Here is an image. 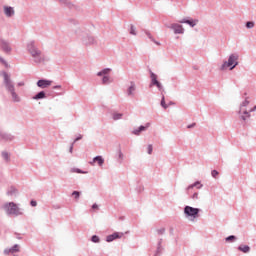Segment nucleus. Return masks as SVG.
<instances>
[{
  "label": "nucleus",
  "mask_w": 256,
  "mask_h": 256,
  "mask_svg": "<svg viewBox=\"0 0 256 256\" xmlns=\"http://www.w3.org/2000/svg\"><path fill=\"white\" fill-rule=\"evenodd\" d=\"M239 59V56L232 54L230 55L228 62H224L221 66V70L225 71V69H229L230 71H233V69H235V67H237V65H239V62H237Z\"/></svg>",
  "instance_id": "1"
},
{
  "label": "nucleus",
  "mask_w": 256,
  "mask_h": 256,
  "mask_svg": "<svg viewBox=\"0 0 256 256\" xmlns=\"http://www.w3.org/2000/svg\"><path fill=\"white\" fill-rule=\"evenodd\" d=\"M3 77L6 89L10 91L14 101H19L17 94L15 93V86H13V83L11 82V78H9V75L5 72L3 73Z\"/></svg>",
  "instance_id": "2"
},
{
  "label": "nucleus",
  "mask_w": 256,
  "mask_h": 256,
  "mask_svg": "<svg viewBox=\"0 0 256 256\" xmlns=\"http://www.w3.org/2000/svg\"><path fill=\"white\" fill-rule=\"evenodd\" d=\"M249 107V101L248 100H245L241 107H240V116H241V119H243V121H245L246 119H249L250 115L249 113H251V111H253V108H247Z\"/></svg>",
  "instance_id": "3"
},
{
  "label": "nucleus",
  "mask_w": 256,
  "mask_h": 256,
  "mask_svg": "<svg viewBox=\"0 0 256 256\" xmlns=\"http://www.w3.org/2000/svg\"><path fill=\"white\" fill-rule=\"evenodd\" d=\"M28 51L29 53L32 55V57L34 58V60L36 61V63H41V61H43V57H41V52L39 51V49H37L35 47V45L33 44V42H31L28 45Z\"/></svg>",
  "instance_id": "4"
},
{
  "label": "nucleus",
  "mask_w": 256,
  "mask_h": 256,
  "mask_svg": "<svg viewBox=\"0 0 256 256\" xmlns=\"http://www.w3.org/2000/svg\"><path fill=\"white\" fill-rule=\"evenodd\" d=\"M4 209L8 215H21V210L17 204L10 202L4 205Z\"/></svg>",
  "instance_id": "5"
},
{
  "label": "nucleus",
  "mask_w": 256,
  "mask_h": 256,
  "mask_svg": "<svg viewBox=\"0 0 256 256\" xmlns=\"http://www.w3.org/2000/svg\"><path fill=\"white\" fill-rule=\"evenodd\" d=\"M184 213L186 217H193V219H197V217L199 216V209L193 208L191 206H186L184 208Z\"/></svg>",
  "instance_id": "6"
},
{
  "label": "nucleus",
  "mask_w": 256,
  "mask_h": 256,
  "mask_svg": "<svg viewBox=\"0 0 256 256\" xmlns=\"http://www.w3.org/2000/svg\"><path fill=\"white\" fill-rule=\"evenodd\" d=\"M111 73V69L106 68L104 70H102L101 72H98V77H103L102 79V83L104 85H107V83H109V74Z\"/></svg>",
  "instance_id": "7"
},
{
  "label": "nucleus",
  "mask_w": 256,
  "mask_h": 256,
  "mask_svg": "<svg viewBox=\"0 0 256 256\" xmlns=\"http://www.w3.org/2000/svg\"><path fill=\"white\" fill-rule=\"evenodd\" d=\"M123 237V232H114L111 235H108L106 238L107 243H111V241H115V239H121Z\"/></svg>",
  "instance_id": "8"
},
{
  "label": "nucleus",
  "mask_w": 256,
  "mask_h": 256,
  "mask_svg": "<svg viewBox=\"0 0 256 256\" xmlns=\"http://www.w3.org/2000/svg\"><path fill=\"white\" fill-rule=\"evenodd\" d=\"M52 83L53 82L50 80H39L37 85L40 87V89H47V87H51Z\"/></svg>",
  "instance_id": "9"
},
{
  "label": "nucleus",
  "mask_w": 256,
  "mask_h": 256,
  "mask_svg": "<svg viewBox=\"0 0 256 256\" xmlns=\"http://www.w3.org/2000/svg\"><path fill=\"white\" fill-rule=\"evenodd\" d=\"M151 79H152V85H156L158 89H163V86H161V83L157 81V75H155V73H151Z\"/></svg>",
  "instance_id": "10"
},
{
  "label": "nucleus",
  "mask_w": 256,
  "mask_h": 256,
  "mask_svg": "<svg viewBox=\"0 0 256 256\" xmlns=\"http://www.w3.org/2000/svg\"><path fill=\"white\" fill-rule=\"evenodd\" d=\"M95 163H98V165L101 167V165H103V163H105V160L101 156H96L93 159V162H90V165H95Z\"/></svg>",
  "instance_id": "11"
},
{
  "label": "nucleus",
  "mask_w": 256,
  "mask_h": 256,
  "mask_svg": "<svg viewBox=\"0 0 256 256\" xmlns=\"http://www.w3.org/2000/svg\"><path fill=\"white\" fill-rule=\"evenodd\" d=\"M4 13L7 17H12V15H15V10L11 7H4Z\"/></svg>",
  "instance_id": "12"
},
{
  "label": "nucleus",
  "mask_w": 256,
  "mask_h": 256,
  "mask_svg": "<svg viewBox=\"0 0 256 256\" xmlns=\"http://www.w3.org/2000/svg\"><path fill=\"white\" fill-rule=\"evenodd\" d=\"M172 29H174V33L182 34L183 33V26L179 24H173Z\"/></svg>",
  "instance_id": "13"
},
{
  "label": "nucleus",
  "mask_w": 256,
  "mask_h": 256,
  "mask_svg": "<svg viewBox=\"0 0 256 256\" xmlns=\"http://www.w3.org/2000/svg\"><path fill=\"white\" fill-rule=\"evenodd\" d=\"M238 250L242 253H249L251 251V248L248 245H240L238 247Z\"/></svg>",
  "instance_id": "14"
},
{
  "label": "nucleus",
  "mask_w": 256,
  "mask_h": 256,
  "mask_svg": "<svg viewBox=\"0 0 256 256\" xmlns=\"http://www.w3.org/2000/svg\"><path fill=\"white\" fill-rule=\"evenodd\" d=\"M1 47L3 49V51H5L6 53H9V51H11V47L9 46V43L2 41L1 42Z\"/></svg>",
  "instance_id": "15"
},
{
  "label": "nucleus",
  "mask_w": 256,
  "mask_h": 256,
  "mask_svg": "<svg viewBox=\"0 0 256 256\" xmlns=\"http://www.w3.org/2000/svg\"><path fill=\"white\" fill-rule=\"evenodd\" d=\"M147 127H149V124H147L146 126H140L139 129H136L133 131V134L140 135L141 131H145V129H147Z\"/></svg>",
  "instance_id": "16"
},
{
  "label": "nucleus",
  "mask_w": 256,
  "mask_h": 256,
  "mask_svg": "<svg viewBox=\"0 0 256 256\" xmlns=\"http://www.w3.org/2000/svg\"><path fill=\"white\" fill-rule=\"evenodd\" d=\"M180 23H187V25H190V27H195V25H197V22L193 20H182Z\"/></svg>",
  "instance_id": "17"
},
{
  "label": "nucleus",
  "mask_w": 256,
  "mask_h": 256,
  "mask_svg": "<svg viewBox=\"0 0 256 256\" xmlns=\"http://www.w3.org/2000/svg\"><path fill=\"white\" fill-rule=\"evenodd\" d=\"M127 93H128V95H133V93H135V83L131 82V85L128 88Z\"/></svg>",
  "instance_id": "18"
},
{
  "label": "nucleus",
  "mask_w": 256,
  "mask_h": 256,
  "mask_svg": "<svg viewBox=\"0 0 256 256\" xmlns=\"http://www.w3.org/2000/svg\"><path fill=\"white\" fill-rule=\"evenodd\" d=\"M33 99L35 100H39V99H45V92H39L36 96L33 97Z\"/></svg>",
  "instance_id": "19"
},
{
  "label": "nucleus",
  "mask_w": 256,
  "mask_h": 256,
  "mask_svg": "<svg viewBox=\"0 0 256 256\" xmlns=\"http://www.w3.org/2000/svg\"><path fill=\"white\" fill-rule=\"evenodd\" d=\"M193 187H197V189H201V183L200 182H196V183L188 186L187 190L189 191L190 189H193Z\"/></svg>",
  "instance_id": "20"
},
{
  "label": "nucleus",
  "mask_w": 256,
  "mask_h": 256,
  "mask_svg": "<svg viewBox=\"0 0 256 256\" xmlns=\"http://www.w3.org/2000/svg\"><path fill=\"white\" fill-rule=\"evenodd\" d=\"M121 117H123V114H119V113H114L113 114L114 121H117V120L121 119Z\"/></svg>",
  "instance_id": "21"
},
{
  "label": "nucleus",
  "mask_w": 256,
  "mask_h": 256,
  "mask_svg": "<svg viewBox=\"0 0 256 256\" xmlns=\"http://www.w3.org/2000/svg\"><path fill=\"white\" fill-rule=\"evenodd\" d=\"M130 35H137V31L135 29V26L131 25L130 27Z\"/></svg>",
  "instance_id": "22"
},
{
  "label": "nucleus",
  "mask_w": 256,
  "mask_h": 256,
  "mask_svg": "<svg viewBox=\"0 0 256 256\" xmlns=\"http://www.w3.org/2000/svg\"><path fill=\"white\" fill-rule=\"evenodd\" d=\"M80 195H81V193L79 191H74L72 193V197H74V199H79Z\"/></svg>",
  "instance_id": "23"
},
{
  "label": "nucleus",
  "mask_w": 256,
  "mask_h": 256,
  "mask_svg": "<svg viewBox=\"0 0 256 256\" xmlns=\"http://www.w3.org/2000/svg\"><path fill=\"white\" fill-rule=\"evenodd\" d=\"M246 27H247V29H253V27H255V23L254 22H247Z\"/></svg>",
  "instance_id": "24"
},
{
  "label": "nucleus",
  "mask_w": 256,
  "mask_h": 256,
  "mask_svg": "<svg viewBox=\"0 0 256 256\" xmlns=\"http://www.w3.org/2000/svg\"><path fill=\"white\" fill-rule=\"evenodd\" d=\"M161 107H163V109H167V104L165 103V96L162 97Z\"/></svg>",
  "instance_id": "25"
},
{
  "label": "nucleus",
  "mask_w": 256,
  "mask_h": 256,
  "mask_svg": "<svg viewBox=\"0 0 256 256\" xmlns=\"http://www.w3.org/2000/svg\"><path fill=\"white\" fill-rule=\"evenodd\" d=\"M71 173H87V172H83V171H81V169H79V168H73V169L71 170Z\"/></svg>",
  "instance_id": "26"
},
{
  "label": "nucleus",
  "mask_w": 256,
  "mask_h": 256,
  "mask_svg": "<svg viewBox=\"0 0 256 256\" xmlns=\"http://www.w3.org/2000/svg\"><path fill=\"white\" fill-rule=\"evenodd\" d=\"M92 242L99 243V236H97V235L92 236Z\"/></svg>",
  "instance_id": "27"
},
{
  "label": "nucleus",
  "mask_w": 256,
  "mask_h": 256,
  "mask_svg": "<svg viewBox=\"0 0 256 256\" xmlns=\"http://www.w3.org/2000/svg\"><path fill=\"white\" fill-rule=\"evenodd\" d=\"M2 157L6 160L9 161V154L7 152L2 153Z\"/></svg>",
  "instance_id": "28"
},
{
  "label": "nucleus",
  "mask_w": 256,
  "mask_h": 256,
  "mask_svg": "<svg viewBox=\"0 0 256 256\" xmlns=\"http://www.w3.org/2000/svg\"><path fill=\"white\" fill-rule=\"evenodd\" d=\"M15 251H19V246L15 245L11 250L10 253H15Z\"/></svg>",
  "instance_id": "29"
},
{
  "label": "nucleus",
  "mask_w": 256,
  "mask_h": 256,
  "mask_svg": "<svg viewBox=\"0 0 256 256\" xmlns=\"http://www.w3.org/2000/svg\"><path fill=\"white\" fill-rule=\"evenodd\" d=\"M153 153V145H148V155H151Z\"/></svg>",
  "instance_id": "30"
},
{
  "label": "nucleus",
  "mask_w": 256,
  "mask_h": 256,
  "mask_svg": "<svg viewBox=\"0 0 256 256\" xmlns=\"http://www.w3.org/2000/svg\"><path fill=\"white\" fill-rule=\"evenodd\" d=\"M211 175H212V177H217V175H219V172L217 170H213L211 172Z\"/></svg>",
  "instance_id": "31"
},
{
  "label": "nucleus",
  "mask_w": 256,
  "mask_h": 256,
  "mask_svg": "<svg viewBox=\"0 0 256 256\" xmlns=\"http://www.w3.org/2000/svg\"><path fill=\"white\" fill-rule=\"evenodd\" d=\"M236 237L235 236H229L226 238V241H235Z\"/></svg>",
  "instance_id": "32"
},
{
  "label": "nucleus",
  "mask_w": 256,
  "mask_h": 256,
  "mask_svg": "<svg viewBox=\"0 0 256 256\" xmlns=\"http://www.w3.org/2000/svg\"><path fill=\"white\" fill-rule=\"evenodd\" d=\"M30 205H31L32 207H37V201L32 200V201L30 202Z\"/></svg>",
  "instance_id": "33"
},
{
  "label": "nucleus",
  "mask_w": 256,
  "mask_h": 256,
  "mask_svg": "<svg viewBox=\"0 0 256 256\" xmlns=\"http://www.w3.org/2000/svg\"><path fill=\"white\" fill-rule=\"evenodd\" d=\"M80 139H83V136L80 135L79 137H77L75 140H74V143H77V141H80Z\"/></svg>",
  "instance_id": "34"
},
{
  "label": "nucleus",
  "mask_w": 256,
  "mask_h": 256,
  "mask_svg": "<svg viewBox=\"0 0 256 256\" xmlns=\"http://www.w3.org/2000/svg\"><path fill=\"white\" fill-rule=\"evenodd\" d=\"M158 233H159L160 235H163V233H165V228H162V229L158 230Z\"/></svg>",
  "instance_id": "35"
},
{
  "label": "nucleus",
  "mask_w": 256,
  "mask_h": 256,
  "mask_svg": "<svg viewBox=\"0 0 256 256\" xmlns=\"http://www.w3.org/2000/svg\"><path fill=\"white\" fill-rule=\"evenodd\" d=\"M195 123H193V124H191V125H188L187 127H188V129H193V127H195Z\"/></svg>",
  "instance_id": "36"
},
{
  "label": "nucleus",
  "mask_w": 256,
  "mask_h": 256,
  "mask_svg": "<svg viewBox=\"0 0 256 256\" xmlns=\"http://www.w3.org/2000/svg\"><path fill=\"white\" fill-rule=\"evenodd\" d=\"M92 209H99V206L97 204L92 205Z\"/></svg>",
  "instance_id": "37"
},
{
  "label": "nucleus",
  "mask_w": 256,
  "mask_h": 256,
  "mask_svg": "<svg viewBox=\"0 0 256 256\" xmlns=\"http://www.w3.org/2000/svg\"><path fill=\"white\" fill-rule=\"evenodd\" d=\"M152 41H154L156 43V45H161V43H159V42H157V41H155L153 39H152Z\"/></svg>",
  "instance_id": "38"
},
{
  "label": "nucleus",
  "mask_w": 256,
  "mask_h": 256,
  "mask_svg": "<svg viewBox=\"0 0 256 256\" xmlns=\"http://www.w3.org/2000/svg\"><path fill=\"white\" fill-rule=\"evenodd\" d=\"M72 152H73V146L70 147V153H72Z\"/></svg>",
  "instance_id": "39"
},
{
  "label": "nucleus",
  "mask_w": 256,
  "mask_h": 256,
  "mask_svg": "<svg viewBox=\"0 0 256 256\" xmlns=\"http://www.w3.org/2000/svg\"><path fill=\"white\" fill-rule=\"evenodd\" d=\"M194 198H197V194H194Z\"/></svg>",
  "instance_id": "40"
},
{
  "label": "nucleus",
  "mask_w": 256,
  "mask_h": 256,
  "mask_svg": "<svg viewBox=\"0 0 256 256\" xmlns=\"http://www.w3.org/2000/svg\"><path fill=\"white\" fill-rule=\"evenodd\" d=\"M25 85V83L22 82V86Z\"/></svg>",
  "instance_id": "41"
}]
</instances>
